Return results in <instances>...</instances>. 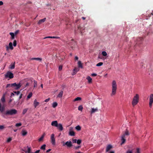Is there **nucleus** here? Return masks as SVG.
I'll return each instance as SVG.
<instances>
[{
    "label": "nucleus",
    "instance_id": "f257e3e1",
    "mask_svg": "<svg viewBox=\"0 0 153 153\" xmlns=\"http://www.w3.org/2000/svg\"><path fill=\"white\" fill-rule=\"evenodd\" d=\"M112 91L111 94V96L114 95L116 93L117 90V85L116 82L115 80H113L112 83Z\"/></svg>",
    "mask_w": 153,
    "mask_h": 153
},
{
    "label": "nucleus",
    "instance_id": "f03ea898",
    "mask_svg": "<svg viewBox=\"0 0 153 153\" xmlns=\"http://www.w3.org/2000/svg\"><path fill=\"white\" fill-rule=\"evenodd\" d=\"M17 111L15 109H13L7 110L4 114L5 115H13L17 114Z\"/></svg>",
    "mask_w": 153,
    "mask_h": 153
},
{
    "label": "nucleus",
    "instance_id": "7ed1b4c3",
    "mask_svg": "<svg viewBox=\"0 0 153 153\" xmlns=\"http://www.w3.org/2000/svg\"><path fill=\"white\" fill-rule=\"evenodd\" d=\"M129 134V133L128 130L126 129L125 133H123L122 135L121 139L122 143H121V145H122L125 143L126 141V136H128Z\"/></svg>",
    "mask_w": 153,
    "mask_h": 153
},
{
    "label": "nucleus",
    "instance_id": "20e7f679",
    "mask_svg": "<svg viewBox=\"0 0 153 153\" xmlns=\"http://www.w3.org/2000/svg\"><path fill=\"white\" fill-rule=\"evenodd\" d=\"M139 96L137 94H136L133 98L132 102V104L133 106L136 105L139 102Z\"/></svg>",
    "mask_w": 153,
    "mask_h": 153
},
{
    "label": "nucleus",
    "instance_id": "39448f33",
    "mask_svg": "<svg viewBox=\"0 0 153 153\" xmlns=\"http://www.w3.org/2000/svg\"><path fill=\"white\" fill-rule=\"evenodd\" d=\"M14 75L11 72L8 71L5 74V77L7 78H9L10 79H12L13 78Z\"/></svg>",
    "mask_w": 153,
    "mask_h": 153
},
{
    "label": "nucleus",
    "instance_id": "423d86ee",
    "mask_svg": "<svg viewBox=\"0 0 153 153\" xmlns=\"http://www.w3.org/2000/svg\"><path fill=\"white\" fill-rule=\"evenodd\" d=\"M22 85L21 82H19L18 84H16V83H13V88L15 90H18L21 86Z\"/></svg>",
    "mask_w": 153,
    "mask_h": 153
},
{
    "label": "nucleus",
    "instance_id": "0eeeda50",
    "mask_svg": "<svg viewBox=\"0 0 153 153\" xmlns=\"http://www.w3.org/2000/svg\"><path fill=\"white\" fill-rule=\"evenodd\" d=\"M153 102V94H151L150 96L149 97V107L151 108L152 106V105Z\"/></svg>",
    "mask_w": 153,
    "mask_h": 153
},
{
    "label": "nucleus",
    "instance_id": "6e6552de",
    "mask_svg": "<svg viewBox=\"0 0 153 153\" xmlns=\"http://www.w3.org/2000/svg\"><path fill=\"white\" fill-rule=\"evenodd\" d=\"M76 44V42L74 41L73 39L71 40V41L69 43V45L72 49H74V46H75Z\"/></svg>",
    "mask_w": 153,
    "mask_h": 153
},
{
    "label": "nucleus",
    "instance_id": "1a4fd4ad",
    "mask_svg": "<svg viewBox=\"0 0 153 153\" xmlns=\"http://www.w3.org/2000/svg\"><path fill=\"white\" fill-rule=\"evenodd\" d=\"M65 145H66L68 147L70 148L72 146V144L71 141H67L65 143H64L63 146H64Z\"/></svg>",
    "mask_w": 153,
    "mask_h": 153
},
{
    "label": "nucleus",
    "instance_id": "9d476101",
    "mask_svg": "<svg viewBox=\"0 0 153 153\" xmlns=\"http://www.w3.org/2000/svg\"><path fill=\"white\" fill-rule=\"evenodd\" d=\"M143 38L142 37H139L136 39V42L137 45H139L143 41Z\"/></svg>",
    "mask_w": 153,
    "mask_h": 153
},
{
    "label": "nucleus",
    "instance_id": "9b49d317",
    "mask_svg": "<svg viewBox=\"0 0 153 153\" xmlns=\"http://www.w3.org/2000/svg\"><path fill=\"white\" fill-rule=\"evenodd\" d=\"M51 140L52 144L54 145L55 144V139L54 137V134H52L51 135Z\"/></svg>",
    "mask_w": 153,
    "mask_h": 153
},
{
    "label": "nucleus",
    "instance_id": "f8f14e48",
    "mask_svg": "<svg viewBox=\"0 0 153 153\" xmlns=\"http://www.w3.org/2000/svg\"><path fill=\"white\" fill-rule=\"evenodd\" d=\"M51 125L52 126L57 127L58 126V122L57 121H53L51 122Z\"/></svg>",
    "mask_w": 153,
    "mask_h": 153
},
{
    "label": "nucleus",
    "instance_id": "ddd939ff",
    "mask_svg": "<svg viewBox=\"0 0 153 153\" xmlns=\"http://www.w3.org/2000/svg\"><path fill=\"white\" fill-rule=\"evenodd\" d=\"M79 70V69L78 68H75L73 70V72L72 74V75H74L75 74H76V73Z\"/></svg>",
    "mask_w": 153,
    "mask_h": 153
},
{
    "label": "nucleus",
    "instance_id": "4468645a",
    "mask_svg": "<svg viewBox=\"0 0 153 153\" xmlns=\"http://www.w3.org/2000/svg\"><path fill=\"white\" fill-rule=\"evenodd\" d=\"M57 127H58V128L61 131H62L63 130V128L62 125L60 123L58 125Z\"/></svg>",
    "mask_w": 153,
    "mask_h": 153
},
{
    "label": "nucleus",
    "instance_id": "2eb2a0df",
    "mask_svg": "<svg viewBox=\"0 0 153 153\" xmlns=\"http://www.w3.org/2000/svg\"><path fill=\"white\" fill-rule=\"evenodd\" d=\"M63 91H61L59 94L57 95V98H62L63 95Z\"/></svg>",
    "mask_w": 153,
    "mask_h": 153
},
{
    "label": "nucleus",
    "instance_id": "dca6fc26",
    "mask_svg": "<svg viewBox=\"0 0 153 153\" xmlns=\"http://www.w3.org/2000/svg\"><path fill=\"white\" fill-rule=\"evenodd\" d=\"M46 20V18H44L43 19H40L39 21L38 24L39 25L41 24H42V23L44 22Z\"/></svg>",
    "mask_w": 153,
    "mask_h": 153
},
{
    "label": "nucleus",
    "instance_id": "f3484780",
    "mask_svg": "<svg viewBox=\"0 0 153 153\" xmlns=\"http://www.w3.org/2000/svg\"><path fill=\"white\" fill-rule=\"evenodd\" d=\"M39 104V103L37 101V100L36 99H35L33 102V105L34 106L35 108H36L37 106H38Z\"/></svg>",
    "mask_w": 153,
    "mask_h": 153
},
{
    "label": "nucleus",
    "instance_id": "a211bd4d",
    "mask_svg": "<svg viewBox=\"0 0 153 153\" xmlns=\"http://www.w3.org/2000/svg\"><path fill=\"white\" fill-rule=\"evenodd\" d=\"M112 147V146L111 145H108L106 147V152H108Z\"/></svg>",
    "mask_w": 153,
    "mask_h": 153
},
{
    "label": "nucleus",
    "instance_id": "6ab92c4d",
    "mask_svg": "<svg viewBox=\"0 0 153 153\" xmlns=\"http://www.w3.org/2000/svg\"><path fill=\"white\" fill-rule=\"evenodd\" d=\"M98 109L97 108H91V114L94 113L98 111Z\"/></svg>",
    "mask_w": 153,
    "mask_h": 153
},
{
    "label": "nucleus",
    "instance_id": "aec40b11",
    "mask_svg": "<svg viewBox=\"0 0 153 153\" xmlns=\"http://www.w3.org/2000/svg\"><path fill=\"white\" fill-rule=\"evenodd\" d=\"M69 134L71 136H74L75 135V133L74 131L70 130Z\"/></svg>",
    "mask_w": 153,
    "mask_h": 153
},
{
    "label": "nucleus",
    "instance_id": "412c9836",
    "mask_svg": "<svg viewBox=\"0 0 153 153\" xmlns=\"http://www.w3.org/2000/svg\"><path fill=\"white\" fill-rule=\"evenodd\" d=\"M86 79L88 80V83H91L92 82V79L90 76H88Z\"/></svg>",
    "mask_w": 153,
    "mask_h": 153
},
{
    "label": "nucleus",
    "instance_id": "4be33fe9",
    "mask_svg": "<svg viewBox=\"0 0 153 153\" xmlns=\"http://www.w3.org/2000/svg\"><path fill=\"white\" fill-rule=\"evenodd\" d=\"M4 106H2V107H1V103L0 102V111H1V112H2L4 111Z\"/></svg>",
    "mask_w": 153,
    "mask_h": 153
},
{
    "label": "nucleus",
    "instance_id": "5701e85b",
    "mask_svg": "<svg viewBox=\"0 0 153 153\" xmlns=\"http://www.w3.org/2000/svg\"><path fill=\"white\" fill-rule=\"evenodd\" d=\"M15 62L13 64H11V65L10 66V68L11 69H13L15 68Z\"/></svg>",
    "mask_w": 153,
    "mask_h": 153
},
{
    "label": "nucleus",
    "instance_id": "b1692460",
    "mask_svg": "<svg viewBox=\"0 0 153 153\" xmlns=\"http://www.w3.org/2000/svg\"><path fill=\"white\" fill-rule=\"evenodd\" d=\"M31 59L39 60L40 61H41L42 60V59L40 58H31Z\"/></svg>",
    "mask_w": 153,
    "mask_h": 153
},
{
    "label": "nucleus",
    "instance_id": "393cba45",
    "mask_svg": "<svg viewBox=\"0 0 153 153\" xmlns=\"http://www.w3.org/2000/svg\"><path fill=\"white\" fill-rule=\"evenodd\" d=\"M9 48H10L11 50L13 49V46L12 43L11 42H10L9 43Z\"/></svg>",
    "mask_w": 153,
    "mask_h": 153
},
{
    "label": "nucleus",
    "instance_id": "a878e982",
    "mask_svg": "<svg viewBox=\"0 0 153 153\" xmlns=\"http://www.w3.org/2000/svg\"><path fill=\"white\" fill-rule=\"evenodd\" d=\"M1 101L2 103H4L5 102V97L4 95H3V96L2 97V98L1 99Z\"/></svg>",
    "mask_w": 153,
    "mask_h": 153
},
{
    "label": "nucleus",
    "instance_id": "bb28decb",
    "mask_svg": "<svg viewBox=\"0 0 153 153\" xmlns=\"http://www.w3.org/2000/svg\"><path fill=\"white\" fill-rule=\"evenodd\" d=\"M78 67L79 68H82V64L81 62L80 61H79L78 62Z\"/></svg>",
    "mask_w": 153,
    "mask_h": 153
},
{
    "label": "nucleus",
    "instance_id": "cd10ccee",
    "mask_svg": "<svg viewBox=\"0 0 153 153\" xmlns=\"http://www.w3.org/2000/svg\"><path fill=\"white\" fill-rule=\"evenodd\" d=\"M45 134H44L41 136V137L39 138V139L38 140L40 142L42 141L43 140V139L44 138V136H45Z\"/></svg>",
    "mask_w": 153,
    "mask_h": 153
},
{
    "label": "nucleus",
    "instance_id": "c85d7f7f",
    "mask_svg": "<svg viewBox=\"0 0 153 153\" xmlns=\"http://www.w3.org/2000/svg\"><path fill=\"white\" fill-rule=\"evenodd\" d=\"M13 83L7 84L6 85V88H9V87H11L13 88Z\"/></svg>",
    "mask_w": 153,
    "mask_h": 153
},
{
    "label": "nucleus",
    "instance_id": "c756f323",
    "mask_svg": "<svg viewBox=\"0 0 153 153\" xmlns=\"http://www.w3.org/2000/svg\"><path fill=\"white\" fill-rule=\"evenodd\" d=\"M23 151L26 153H30L31 152V148L30 147H28L27 151H25L24 150H23Z\"/></svg>",
    "mask_w": 153,
    "mask_h": 153
},
{
    "label": "nucleus",
    "instance_id": "7c9ffc66",
    "mask_svg": "<svg viewBox=\"0 0 153 153\" xmlns=\"http://www.w3.org/2000/svg\"><path fill=\"white\" fill-rule=\"evenodd\" d=\"M27 134V132L25 130H23L22 131V135L23 136H25Z\"/></svg>",
    "mask_w": 153,
    "mask_h": 153
},
{
    "label": "nucleus",
    "instance_id": "2f4dec72",
    "mask_svg": "<svg viewBox=\"0 0 153 153\" xmlns=\"http://www.w3.org/2000/svg\"><path fill=\"white\" fill-rule=\"evenodd\" d=\"M57 103L56 102H55L53 103L52 104V107L55 108L56 107L57 105Z\"/></svg>",
    "mask_w": 153,
    "mask_h": 153
},
{
    "label": "nucleus",
    "instance_id": "473e14b6",
    "mask_svg": "<svg viewBox=\"0 0 153 153\" xmlns=\"http://www.w3.org/2000/svg\"><path fill=\"white\" fill-rule=\"evenodd\" d=\"M75 129L77 131H80L81 130V127L79 125L76 126Z\"/></svg>",
    "mask_w": 153,
    "mask_h": 153
},
{
    "label": "nucleus",
    "instance_id": "72a5a7b5",
    "mask_svg": "<svg viewBox=\"0 0 153 153\" xmlns=\"http://www.w3.org/2000/svg\"><path fill=\"white\" fill-rule=\"evenodd\" d=\"M28 110V109L27 108H25L23 109V111H22V114L24 115L25 114L26 112H27Z\"/></svg>",
    "mask_w": 153,
    "mask_h": 153
},
{
    "label": "nucleus",
    "instance_id": "f704fd0d",
    "mask_svg": "<svg viewBox=\"0 0 153 153\" xmlns=\"http://www.w3.org/2000/svg\"><path fill=\"white\" fill-rule=\"evenodd\" d=\"M10 34L11 36V39H13L14 38V33H13L10 32Z\"/></svg>",
    "mask_w": 153,
    "mask_h": 153
},
{
    "label": "nucleus",
    "instance_id": "c9c22d12",
    "mask_svg": "<svg viewBox=\"0 0 153 153\" xmlns=\"http://www.w3.org/2000/svg\"><path fill=\"white\" fill-rule=\"evenodd\" d=\"M32 96V92H30L29 94L27 96V99H28L30 98V97Z\"/></svg>",
    "mask_w": 153,
    "mask_h": 153
},
{
    "label": "nucleus",
    "instance_id": "e433bc0d",
    "mask_svg": "<svg viewBox=\"0 0 153 153\" xmlns=\"http://www.w3.org/2000/svg\"><path fill=\"white\" fill-rule=\"evenodd\" d=\"M81 100V98L80 97H77L74 99V101H76L80 100Z\"/></svg>",
    "mask_w": 153,
    "mask_h": 153
},
{
    "label": "nucleus",
    "instance_id": "4c0bfd02",
    "mask_svg": "<svg viewBox=\"0 0 153 153\" xmlns=\"http://www.w3.org/2000/svg\"><path fill=\"white\" fill-rule=\"evenodd\" d=\"M46 145L44 144L42 145L40 147V149L42 150H45V149Z\"/></svg>",
    "mask_w": 153,
    "mask_h": 153
},
{
    "label": "nucleus",
    "instance_id": "58836bf2",
    "mask_svg": "<svg viewBox=\"0 0 153 153\" xmlns=\"http://www.w3.org/2000/svg\"><path fill=\"white\" fill-rule=\"evenodd\" d=\"M83 109L82 105H80L78 107V110L79 111H82Z\"/></svg>",
    "mask_w": 153,
    "mask_h": 153
},
{
    "label": "nucleus",
    "instance_id": "ea45409f",
    "mask_svg": "<svg viewBox=\"0 0 153 153\" xmlns=\"http://www.w3.org/2000/svg\"><path fill=\"white\" fill-rule=\"evenodd\" d=\"M103 64V63L102 62H100L97 63L96 65V66H100L102 65Z\"/></svg>",
    "mask_w": 153,
    "mask_h": 153
},
{
    "label": "nucleus",
    "instance_id": "a19ab883",
    "mask_svg": "<svg viewBox=\"0 0 153 153\" xmlns=\"http://www.w3.org/2000/svg\"><path fill=\"white\" fill-rule=\"evenodd\" d=\"M34 88L36 87L37 85V82L36 81L34 80Z\"/></svg>",
    "mask_w": 153,
    "mask_h": 153
},
{
    "label": "nucleus",
    "instance_id": "79ce46f5",
    "mask_svg": "<svg viewBox=\"0 0 153 153\" xmlns=\"http://www.w3.org/2000/svg\"><path fill=\"white\" fill-rule=\"evenodd\" d=\"M102 54L104 56H106L107 55V53L105 51H103L102 52Z\"/></svg>",
    "mask_w": 153,
    "mask_h": 153
},
{
    "label": "nucleus",
    "instance_id": "37998d69",
    "mask_svg": "<svg viewBox=\"0 0 153 153\" xmlns=\"http://www.w3.org/2000/svg\"><path fill=\"white\" fill-rule=\"evenodd\" d=\"M13 93L15 94H16L17 95H18L20 93V92L19 91H13Z\"/></svg>",
    "mask_w": 153,
    "mask_h": 153
},
{
    "label": "nucleus",
    "instance_id": "c03bdc74",
    "mask_svg": "<svg viewBox=\"0 0 153 153\" xmlns=\"http://www.w3.org/2000/svg\"><path fill=\"white\" fill-rule=\"evenodd\" d=\"M76 143L78 144H80L81 143V140H78L76 141Z\"/></svg>",
    "mask_w": 153,
    "mask_h": 153
},
{
    "label": "nucleus",
    "instance_id": "a18cd8bd",
    "mask_svg": "<svg viewBox=\"0 0 153 153\" xmlns=\"http://www.w3.org/2000/svg\"><path fill=\"white\" fill-rule=\"evenodd\" d=\"M140 149L139 148L136 149V152L135 153H140Z\"/></svg>",
    "mask_w": 153,
    "mask_h": 153
},
{
    "label": "nucleus",
    "instance_id": "49530a36",
    "mask_svg": "<svg viewBox=\"0 0 153 153\" xmlns=\"http://www.w3.org/2000/svg\"><path fill=\"white\" fill-rule=\"evenodd\" d=\"M22 125V123H16V127H19L21 126Z\"/></svg>",
    "mask_w": 153,
    "mask_h": 153
},
{
    "label": "nucleus",
    "instance_id": "de8ad7c7",
    "mask_svg": "<svg viewBox=\"0 0 153 153\" xmlns=\"http://www.w3.org/2000/svg\"><path fill=\"white\" fill-rule=\"evenodd\" d=\"M13 45L14 47H15L16 45V40H14L13 42Z\"/></svg>",
    "mask_w": 153,
    "mask_h": 153
},
{
    "label": "nucleus",
    "instance_id": "09e8293b",
    "mask_svg": "<svg viewBox=\"0 0 153 153\" xmlns=\"http://www.w3.org/2000/svg\"><path fill=\"white\" fill-rule=\"evenodd\" d=\"M12 140V138L11 137L8 138L7 140V142L8 143L10 142Z\"/></svg>",
    "mask_w": 153,
    "mask_h": 153
},
{
    "label": "nucleus",
    "instance_id": "8fccbe9b",
    "mask_svg": "<svg viewBox=\"0 0 153 153\" xmlns=\"http://www.w3.org/2000/svg\"><path fill=\"white\" fill-rule=\"evenodd\" d=\"M126 153H133V152L132 150H128L126 152Z\"/></svg>",
    "mask_w": 153,
    "mask_h": 153
},
{
    "label": "nucleus",
    "instance_id": "3c124183",
    "mask_svg": "<svg viewBox=\"0 0 153 153\" xmlns=\"http://www.w3.org/2000/svg\"><path fill=\"white\" fill-rule=\"evenodd\" d=\"M4 128V127L3 125H0V129H3Z\"/></svg>",
    "mask_w": 153,
    "mask_h": 153
},
{
    "label": "nucleus",
    "instance_id": "603ef678",
    "mask_svg": "<svg viewBox=\"0 0 153 153\" xmlns=\"http://www.w3.org/2000/svg\"><path fill=\"white\" fill-rule=\"evenodd\" d=\"M62 69V65H60L59 66V71H61Z\"/></svg>",
    "mask_w": 153,
    "mask_h": 153
},
{
    "label": "nucleus",
    "instance_id": "864d4df0",
    "mask_svg": "<svg viewBox=\"0 0 153 153\" xmlns=\"http://www.w3.org/2000/svg\"><path fill=\"white\" fill-rule=\"evenodd\" d=\"M53 39H59L60 38L57 36H53Z\"/></svg>",
    "mask_w": 153,
    "mask_h": 153
},
{
    "label": "nucleus",
    "instance_id": "5fc2aeb1",
    "mask_svg": "<svg viewBox=\"0 0 153 153\" xmlns=\"http://www.w3.org/2000/svg\"><path fill=\"white\" fill-rule=\"evenodd\" d=\"M81 146H76L75 147V149H77L79 148H80Z\"/></svg>",
    "mask_w": 153,
    "mask_h": 153
},
{
    "label": "nucleus",
    "instance_id": "6e6d98bb",
    "mask_svg": "<svg viewBox=\"0 0 153 153\" xmlns=\"http://www.w3.org/2000/svg\"><path fill=\"white\" fill-rule=\"evenodd\" d=\"M77 140L76 139H73V143H75L76 142Z\"/></svg>",
    "mask_w": 153,
    "mask_h": 153
},
{
    "label": "nucleus",
    "instance_id": "4d7b16f0",
    "mask_svg": "<svg viewBox=\"0 0 153 153\" xmlns=\"http://www.w3.org/2000/svg\"><path fill=\"white\" fill-rule=\"evenodd\" d=\"M91 76H97V74L95 73H93L91 74Z\"/></svg>",
    "mask_w": 153,
    "mask_h": 153
},
{
    "label": "nucleus",
    "instance_id": "13d9d810",
    "mask_svg": "<svg viewBox=\"0 0 153 153\" xmlns=\"http://www.w3.org/2000/svg\"><path fill=\"white\" fill-rule=\"evenodd\" d=\"M50 100V98H48V99H46L45 100V102H48V101H49Z\"/></svg>",
    "mask_w": 153,
    "mask_h": 153
},
{
    "label": "nucleus",
    "instance_id": "bf43d9fd",
    "mask_svg": "<svg viewBox=\"0 0 153 153\" xmlns=\"http://www.w3.org/2000/svg\"><path fill=\"white\" fill-rule=\"evenodd\" d=\"M53 38V36H47V37H45L44 38V39H46V38Z\"/></svg>",
    "mask_w": 153,
    "mask_h": 153
},
{
    "label": "nucleus",
    "instance_id": "052dcab7",
    "mask_svg": "<svg viewBox=\"0 0 153 153\" xmlns=\"http://www.w3.org/2000/svg\"><path fill=\"white\" fill-rule=\"evenodd\" d=\"M29 85V83L28 82H27L26 84L25 85V86L26 87L27 86H28Z\"/></svg>",
    "mask_w": 153,
    "mask_h": 153
},
{
    "label": "nucleus",
    "instance_id": "680f3d73",
    "mask_svg": "<svg viewBox=\"0 0 153 153\" xmlns=\"http://www.w3.org/2000/svg\"><path fill=\"white\" fill-rule=\"evenodd\" d=\"M3 4V2L2 1H0V6L2 5Z\"/></svg>",
    "mask_w": 153,
    "mask_h": 153
},
{
    "label": "nucleus",
    "instance_id": "e2e57ef3",
    "mask_svg": "<svg viewBox=\"0 0 153 153\" xmlns=\"http://www.w3.org/2000/svg\"><path fill=\"white\" fill-rule=\"evenodd\" d=\"M19 32V31L18 30H17L15 32V33H14V34L15 35H16Z\"/></svg>",
    "mask_w": 153,
    "mask_h": 153
},
{
    "label": "nucleus",
    "instance_id": "0e129e2a",
    "mask_svg": "<svg viewBox=\"0 0 153 153\" xmlns=\"http://www.w3.org/2000/svg\"><path fill=\"white\" fill-rule=\"evenodd\" d=\"M9 48L8 46H6V51H8V49H9Z\"/></svg>",
    "mask_w": 153,
    "mask_h": 153
},
{
    "label": "nucleus",
    "instance_id": "69168bd1",
    "mask_svg": "<svg viewBox=\"0 0 153 153\" xmlns=\"http://www.w3.org/2000/svg\"><path fill=\"white\" fill-rule=\"evenodd\" d=\"M51 150V149H48L47 150V151H46V152L48 153V152H49Z\"/></svg>",
    "mask_w": 153,
    "mask_h": 153
},
{
    "label": "nucleus",
    "instance_id": "338daca9",
    "mask_svg": "<svg viewBox=\"0 0 153 153\" xmlns=\"http://www.w3.org/2000/svg\"><path fill=\"white\" fill-rule=\"evenodd\" d=\"M39 152H40V150H37L35 152V153H39Z\"/></svg>",
    "mask_w": 153,
    "mask_h": 153
},
{
    "label": "nucleus",
    "instance_id": "774afa93",
    "mask_svg": "<svg viewBox=\"0 0 153 153\" xmlns=\"http://www.w3.org/2000/svg\"><path fill=\"white\" fill-rule=\"evenodd\" d=\"M75 153H83L82 152H75Z\"/></svg>",
    "mask_w": 153,
    "mask_h": 153
}]
</instances>
